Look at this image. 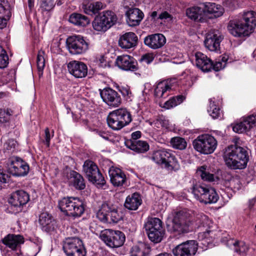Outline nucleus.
Masks as SVG:
<instances>
[{
  "label": "nucleus",
  "mask_w": 256,
  "mask_h": 256,
  "mask_svg": "<svg viewBox=\"0 0 256 256\" xmlns=\"http://www.w3.org/2000/svg\"><path fill=\"white\" fill-rule=\"evenodd\" d=\"M256 26V12L254 10L244 12L238 19L231 20L228 25L229 32L236 37L249 36Z\"/></svg>",
  "instance_id": "nucleus-1"
},
{
  "label": "nucleus",
  "mask_w": 256,
  "mask_h": 256,
  "mask_svg": "<svg viewBox=\"0 0 256 256\" xmlns=\"http://www.w3.org/2000/svg\"><path fill=\"white\" fill-rule=\"evenodd\" d=\"M193 224L192 214L188 210H182L174 213L172 221L167 224V228L175 235H180L191 231Z\"/></svg>",
  "instance_id": "nucleus-2"
},
{
  "label": "nucleus",
  "mask_w": 256,
  "mask_h": 256,
  "mask_svg": "<svg viewBox=\"0 0 256 256\" xmlns=\"http://www.w3.org/2000/svg\"><path fill=\"white\" fill-rule=\"evenodd\" d=\"M226 165L233 170H242L247 165L248 156L246 150L237 144L230 145L226 148L224 154Z\"/></svg>",
  "instance_id": "nucleus-3"
},
{
  "label": "nucleus",
  "mask_w": 256,
  "mask_h": 256,
  "mask_svg": "<svg viewBox=\"0 0 256 256\" xmlns=\"http://www.w3.org/2000/svg\"><path fill=\"white\" fill-rule=\"evenodd\" d=\"M60 210L67 216L80 217L84 212L83 202L78 198H64L58 202Z\"/></svg>",
  "instance_id": "nucleus-4"
},
{
  "label": "nucleus",
  "mask_w": 256,
  "mask_h": 256,
  "mask_svg": "<svg viewBox=\"0 0 256 256\" xmlns=\"http://www.w3.org/2000/svg\"><path fill=\"white\" fill-rule=\"evenodd\" d=\"M132 120L130 112L124 108H118L110 112L107 118L108 126L115 130H120L128 125Z\"/></svg>",
  "instance_id": "nucleus-5"
},
{
  "label": "nucleus",
  "mask_w": 256,
  "mask_h": 256,
  "mask_svg": "<svg viewBox=\"0 0 256 256\" xmlns=\"http://www.w3.org/2000/svg\"><path fill=\"white\" fill-rule=\"evenodd\" d=\"M146 234L150 240L154 243L160 242L164 236V230L162 222L157 218H148L144 225Z\"/></svg>",
  "instance_id": "nucleus-6"
},
{
  "label": "nucleus",
  "mask_w": 256,
  "mask_h": 256,
  "mask_svg": "<svg viewBox=\"0 0 256 256\" xmlns=\"http://www.w3.org/2000/svg\"><path fill=\"white\" fill-rule=\"evenodd\" d=\"M194 148L198 152L208 154H212L216 149L218 142L212 135L204 134L198 136L192 142Z\"/></svg>",
  "instance_id": "nucleus-7"
},
{
  "label": "nucleus",
  "mask_w": 256,
  "mask_h": 256,
  "mask_svg": "<svg viewBox=\"0 0 256 256\" xmlns=\"http://www.w3.org/2000/svg\"><path fill=\"white\" fill-rule=\"evenodd\" d=\"M154 162L169 170H177L178 162L173 152L168 150H160L154 152L152 156Z\"/></svg>",
  "instance_id": "nucleus-8"
},
{
  "label": "nucleus",
  "mask_w": 256,
  "mask_h": 256,
  "mask_svg": "<svg viewBox=\"0 0 256 256\" xmlns=\"http://www.w3.org/2000/svg\"><path fill=\"white\" fill-rule=\"evenodd\" d=\"M117 20V16L114 12L111 10H106L95 18L92 24L96 30L106 32L115 24Z\"/></svg>",
  "instance_id": "nucleus-9"
},
{
  "label": "nucleus",
  "mask_w": 256,
  "mask_h": 256,
  "mask_svg": "<svg viewBox=\"0 0 256 256\" xmlns=\"http://www.w3.org/2000/svg\"><path fill=\"white\" fill-rule=\"evenodd\" d=\"M66 46L71 54H82L88 50L90 42L88 40L81 36L74 35L66 39Z\"/></svg>",
  "instance_id": "nucleus-10"
},
{
  "label": "nucleus",
  "mask_w": 256,
  "mask_h": 256,
  "mask_svg": "<svg viewBox=\"0 0 256 256\" xmlns=\"http://www.w3.org/2000/svg\"><path fill=\"white\" fill-rule=\"evenodd\" d=\"M192 193L198 200L204 204L216 203L218 200L215 190L205 185L194 186Z\"/></svg>",
  "instance_id": "nucleus-11"
},
{
  "label": "nucleus",
  "mask_w": 256,
  "mask_h": 256,
  "mask_svg": "<svg viewBox=\"0 0 256 256\" xmlns=\"http://www.w3.org/2000/svg\"><path fill=\"white\" fill-rule=\"evenodd\" d=\"M99 237L108 246L112 248L121 246L126 239L125 235L122 232L110 229L102 230Z\"/></svg>",
  "instance_id": "nucleus-12"
},
{
  "label": "nucleus",
  "mask_w": 256,
  "mask_h": 256,
  "mask_svg": "<svg viewBox=\"0 0 256 256\" xmlns=\"http://www.w3.org/2000/svg\"><path fill=\"white\" fill-rule=\"evenodd\" d=\"M63 250L67 256H86L82 242L76 237H68L64 242Z\"/></svg>",
  "instance_id": "nucleus-13"
},
{
  "label": "nucleus",
  "mask_w": 256,
  "mask_h": 256,
  "mask_svg": "<svg viewBox=\"0 0 256 256\" xmlns=\"http://www.w3.org/2000/svg\"><path fill=\"white\" fill-rule=\"evenodd\" d=\"M82 171L88 180L98 186H102L105 184V180L100 172L96 164L92 160H86L82 166Z\"/></svg>",
  "instance_id": "nucleus-14"
},
{
  "label": "nucleus",
  "mask_w": 256,
  "mask_h": 256,
  "mask_svg": "<svg viewBox=\"0 0 256 256\" xmlns=\"http://www.w3.org/2000/svg\"><path fill=\"white\" fill-rule=\"evenodd\" d=\"M29 170L28 164L20 158L13 156L9 160L8 171L13 176H24L28 174Z\"/></svg>",
  "instance_id": "nucleus-15"
},
{
  "label": "nucleus",
  "mask_w": 256,
  "mask_h": 256,
  "mask_svg": "<svg viewBox=\"0 0 256 256\" xmlns=\"http://www.w3.org/2000/svg\"><path fill=\"white\" fill-rule=\"evenodd\" d=\"M102 100L108 106L118 107L122 103V99L118 94L110 88H105L100 91Z\"/></svg>",
  "instance_id": "nucleus-16"
},
{
  "label": "nucleus",
  "mask_w": 256,
  "mask_h": 256,
  "mask_svg": "<svg viewBox=\"0 0 256 256\" xmlns=\"http://www.w3.org/2000/svg\"><path fill=\"white\" fill-rule=\"evenodd\" d=\"M198 250V244L195 240H188L178 246L173 250L175 256H193Z\"/></svg>",
  "instance_id": "nucleus-17"
},
{
  "label": "nucleus",
  "mask_w": 256,
  "mask_h": 256,
  "mask_svg": "<svg viewBox=\"0 0 256 256\" xmlns=\"http://www.w3.org/2000/svg\"><path fill=\"white\" fill-rule=\"evenodd\" d=\"M223 38L218 30H212L207 34L204 40L206 47L212 52H218Z\"/></svg>",
  "instance_id": "nucleus-18"
},
{
  "label": "nucleus",
  "mask_w": 256,
  "mask_h": 256,
  "mask_svg": "<svg viewBox=\"0 0 256 256\" xmlns=\"http://www.w3.org/2000/svg\"><path fill=\"white\" fill-rule=\"evenodd\" d=\"M30 200L29 194L23 190H18L13 192L9 200V203L16 208L18 211L22 210V206Z\"/></svg>",
  "instance_id": "nucleus-19"
},
{
  "label": "nucleus",
  "mask_w": 256,
  "mask_h": 256,
  "mask_svg": "<svg viewBox=\"0 0 256 256\" xmlns=\"http://www.w3.org/2000/svg\"><path fill=\"white\" fill-rule=\"evenodd\" d=\"M68 70L76 78H84L88 74V68L86 64L80 61L73 60L68 64Z\"/></svg>",
  "instance_id": "nucleus-20"
},
{
  "label": "nucleus",
  "mask_w": 256,
  "mask_h": 256,
  "mask_svg": "<svg viewBox=\"0 0 256 256\" xmlns=\"http://www.w3.org/2000/svg\"><path fill=\"white\" fill-rule=\"evenodd\" d=\"M116 66L124 70L136 71L138 70V64L135 59L128 55L118 56L116 60Z\"/></svg>",
  "instance_id": "nucleus-21"
},
{
  "label": "nucleus",
  "mask_w": 256,
  "mask_h": 256,
  "mask_svg": "<svg viewBox=\"0 0 256 256\" xmlns=\"http://www.w3.org/2000/svg\"><path fill=\"white\" fill-rule=\"evenodd\" d=\"M256 115L250 114L244 118L242 120L238 122L232 126L233 130L236 133L242 134L250 130L255 124Z\"/></svg>",
  "instance_id": "nucleus-22"
},
{
  "label": "nucleus",
  "mask_w": 256,
  "mask_h": 256,
  "mask_svg": "<svg viewBox=\"0 0 256 256\" xmlns=\"http://www.w3.org/2000/svg\"><path fill=\"white\" fill-rule=\"evenodd\" d=\"M196 218V222L198 227L206 228L205 232L198 233V238L200 240L208 239L212 231L208 230L207 228L211 226V220L208 218V216L202 214H198Z\"/></svg>",
  "instance_id": "nucleus-23"
},
{
  "label": "nucleus",
  "mask_w": 256,
  "mask_h": 256,
  "mask_svg": "<svg viewBox=\"0 0 256 256\" xmlns=\"http://www.w3.org/2000/svg\"><path fill=\"white\" fill-rule=\"evenodd\" d=\"M108 174L110 180L114 186H122L126 182V176L120 168L112 167L109 170Z\"/></svg>",
  "instance_id": "nucleus-24"
},
{
  "label": "nucleus",
  "mask_w": 256,
  "mask_h": 256,
  "mask_svg": "<svg viewBox=\"0 0 256 256\" xmlns=\"http://www.w3.org/2000/svg\"><path fill=\"white\" fill-rule=\"evenodd\" d=\"M166 42L165 37L160 34L149 35L144 39V44L152 49H158L162 47Z\"/></svg>",
  "instance_id": "nucleus-25"
},
{
  "label": "nucleus",
  "mask_w": 256,
  "mask_h": 256,
  "mask_svg": "<svg viewBox=\"0 0 256 256\" xmlns=\"http://www.w3.org/2000/svg\"><path fill=\"white\" fill-rule=\"evenodd\" d=\"M127 16L126 22L130 26L139 25L142 20L144 14L140 9L138 8H130L126 12Z\"/></svg>",
  "instance_id": "nucleus-26"
},
{
  "label": "nucleus",
  "mask_w": 256,
  "mask_h": 256,
  "mask_svg": "<svg viewBox=\"0 0 256 256\" xmlns=\"http://www.w3.org/2000/svg\"><path fill=\"white\" fill-rule=\"evenodd\" d=\"M138 37L132 32H126L120 36L118 45L122 48L128 49L136 46Z\"/></svg>",
  "instance_id": "nucleus-27"
},
{
  "label": "nucleus",
  "mask_w": 256,
  "mask_h": 256,
  "mask_svg": "<svg viewBox=\"0 0 256 256\" xmlns=\"http://www.w3.org/2000/svg\"><path fill=\"white\" fill-rule=\"evenodd\" d=\"M39 222L42 230L46 232L54 231L56 226L52 217L47 212H42L40 214Z\"/></svg>",
  "instance_id": "nucleus-28"
},
{
  "label": "nucleus",
  "mask_w": 256,
  "mask_h": 256,
  "mask_svg": "<svg viewBox=\"0 0 256 256\" xmlns=\"http://www.w3.org/2000/svg\"><path fill=\"white\" fill-rule=\"evenodd\" d=\"M196 66L203 72L211 70L212 66V60L207 56L200 52L195 54Z\"/></svg>",
  "instance_id": "nucleus-29"
},
{
  "label": "nucleus",
  "mask_w": 256,
  "mask_h": 256,
  "mask_svg": "<svg viewBox=\"0 0 256 256\" xmlns=\"http://www.w3.org/2000/svg\"><path fill=\"white\" fill-rule=\"evenodd\" d=\"M186 16L195 21L202 22L206 20V12L202 8L193 6L186 10Z\"/></svg>",
  "instance_id": "nucleus-30"
},
{
  "label": "nucleus",
  "mask_w": 256,
  "mask_h": 256,
  "mask_svg": "<svg viewBox=\"0 0 256 256\" xmlns=\"http://www.w3.org/2000/svg\"><path fill=\"white\" fill-rule=\"evenodd\" d=\"M170 90L171 86L169 84L168 81L160 82L156 85L154 88V96L158 98H166L169 95Z\"/></svg>",
  "instance_id": "nucleus-31"
},
{
  "label": "nucleus",
  "mask_w": 256,
  "mask_h": 256,
  "mask_svg": "<svg viewBox=\"0 0 256 256\" xmlns=\"http://www.w3.org/2000/svg\"><path fill=\"white\" fill-rule=\"evenodd\" d=\"M3 243L12 250H15L24 242L22 236L19 234H9L2 240Z\"/></svg>",
  "instance_id": "nucleus-32"
},
{
  "label": "nucleus",
  "mask_w": 256,
  "mask_h": 256,
  "mask_svg": "<svg viewBox=\"0 0 256 256\" xmlns=\"http://www.w3.org/2000/svg\"><path fill=\"white\" fill-rule=\"evenodd\" d=\"M126 144L128 148L138 153H143L149 150V145L146 141L130 140Z\"/></svg>",
  "instance_id": "nucleus-33"
},
{
  "label": "nucleus",
  "mask_w": 256,
  "mask_h": 256,
  "mask_svg": "<svg viewBox=\"0 0 256 256\" xmlns=\"http://www.w3.org/2000/svg\"><path fill=\"white\" fill-rule=\"evenodd\" d=\"M204 10L206 12V18L208 14H212L214 18H218L223 14L222 7L214 2H206L203 4Z\"/></svg>",
  "instance_id": "nucleus-34"
},
{
  "label": "nucleus",
  "mask_w": 256,
  "mask_h": 256,
  "mask_svg": "<svg viewBox=\"0 0 256 256\" xmlns=\"http://www.w3.org/2000/svg\"><path fill=\"white\" fill-rule=\"evenodd\" d=\"M142 202V200L140 195L138 193H134L126 198L124 206L128 210H135L138 208Z\"/></svg>",
  "instance_id": "nucleus-35"
},
{
  "label": "nucleus",
  "mask_w": 256,
  "mask_h": 256,
  "mask_svg": "<svg viewBox=\"0 0 256 256\" xmlns=\"http://www.w3.org/2000/svg\"><path fill=\"white\" fill-rule=\"evenodd\" d=\"M69 21L76 26L82 27L86 26L90 23V20L87 16L76 12L70 15Z\"/></svg>",
  "instance_id": "nucleus-36"
},
{
  "label": "nucleus",
  "mask_w": 256,
  "mask_h": 256,
  "mask_svg": "<svg viewBox=\"0 0 256 256\" xmlns=\"http://www.w3.org/2000/svg\"><path fill=\"white\" fill-rule=\"evenodd\" d=\"M228 246L234 250V252L240 254H245L248 250V247L245 242L234 239H230L227 241Z\"/></svg>",
  "instance_id": "nucleus-37"
},
{
  "label": "nucleus",
  "mask_w": 256,
  "mask_h": 256,
  "mask_svg": "<svg viewBox=\"0 0 256 256\" xmlns=\"http://www.w3.org/2000/svg\"><path fill=\"white\" fill-rule=\"evenodd\" d=\"M70 182L74 187L78 190H84L86 187L85 182L82 176L78 172L72 170L70 173Z\"/></svg>",
  "instance_id": "nucleus-38"
},
{
  "label": "nucleus",
  "mask_w": 256,
  "mask_h": 256,
  "mask_svg": "<svg viewBox=\"0 0 256 256\" xmlns=\"http://www.w3.org/2000/svg\"><path fill=\"white\" fill-rule=\"evenodd\" d=\"M110 203L104 202L100 206L96 212L97 218L104 223H108L110 210Z\"/></svg>",
  "instance_id": "nucleus-39"
},
{
  "label": "nucleus",
  "mask_w": 256,
  "mask_h": 256,
  "mask_svg": "<svg viewBox=\"0 0 256 256\" xmlns=\"http://www.w3.org/2000/svg\"><path fill=\"white\" fill-rule=\"evenodd\" d=\"M150 252V248L146 244H142L132 248L130 256H146Z\"/></svg>",
  "instance_id": "nucleus-40"
},
{
  "label": "nucleus",
  "mask_w": 256,
  "mask_h": 256,
  "mask_svg": "<svg viewBox=\"0 0 256 256\" xmlns=\"http://www.w3.org/2000/svg\"><path fill=\"white\" fill-rule=\"evenodd\" d=\"M110 216L108 223H117L122 218L121 214L118 213L116 206L110 204Z\"/></svg>",
  "instance_id": "nucleus-41"
},
{
  "label": "nucleus",
  "mask_w": 256,
  "mask_h": 256,
  "mask_svg": "<svg viewBox=\"0 0 256 256\" xmlns=\"http://www.w3.org/2000/svg\"><path fill=\"white\" fill-rule=\"evenodd\" d=\"M209 106L208 108V112L209 114L214 119L218 118L220 115V109L216 104L212 98L209 100Z\"/></svg>",
  "instance_id": "nucleus-42"
},
{
  "label": "nucleus",
  "mask_w": 256,
  "mask_h": 256,
  "mask_svg": "<svg viewBox=\"0 0 256 256\" xmlns=\"http://www.w3.org/2000/svg\"><path fill=\"white\" fill-rule=\"evenodd\" d=\"M184 99L185 97L182 95L174 96L164 102V107L167 109L172 108L180 104Z\"/></svg>",
  "instance_id": "nucleus-43"
},
{
  "label": "nucleus",
  "mask_w": 256,
  "mask_h": 256,
  "mask_svg": "<svg viewBox=\"0 0 256 256\" xmlns=\"http://www.w3.org/2000/svg\"><path fill=\"white\" fill-rule=\"evenodd\" d=\"M170 144L174 148L180 150L185 149L187 145L185 140L178 136L172 138L170 140Z\"/></svg>",
  "instance_id": "nucleus-44"
},
{
  "label": "nucleus",
  "mask_w": 256,
  "mask_h": 256,
  "mask_svg": "<svg viewBox=\"0 0 256 256\" xmlns=\"http://www.w3.org/2000/svg\"><path fill=\"white\" fill-rule=\"evenodd\" d=\"M197 173L200 175L204 180L210 182L215 180V177L214 175L212 174H210L208 171H207L206 168L204 166H202L200 168Z\"/></svg>",
  "instance_id": "nucleus-45"
},
{
  "label": "nucleus",
  "mask_w": 256,
  "mask_h": 256,
  "mask_svg": "<svg viewBox=\"0 0 256 256\" xmlns=\"http://www.w3.org/2000/svg\"><path fill=\"white\" fill-rule=\"evenodd\" d=\"M0 16H6L7 18L11 16L10 6L8 2L5 0H0Z\"/></svg>",
  "instance_id": "nucleus-46"
},
{
  "label": "nucleus",
  "mask_w": 256,
  "mask_h": 256,
  "mask_svg": "<svg viewBox=\"0 0 256 256\" xmlns=\"http://www.w3.org/2000/svg\"><path fill=\"white\" fill-rule=\"evenodd\" d=\"M12 114L13 111L11 109H0V122L2 123L8 122Z\"/></svg>",
  "instance_id": "nucleus-47"
},
{
  "label": "nucleus",
  "mask_w": 256,
  "mask_h": 256,
  "mask_svg": "<svg viewBox=\"0 0 256 256\" xmlns=\"http://www.w3.org/2000/svg\"><path fill=\"white\" fill-rule=\"evenodd\" d=\"M8 64V57L6 51L0 46V68H6Z\"/></svg>",
  "instance_id": "nucleus-48"
},
{
  "label": "nucleus",
  "mask_w": 256,
  "mask_h": 256,
  "mask_svg": "<svg viewBox=\"0 0 256 256\" xmlns=\"http://www.w3.org/2000/svg\"><path fill=\"white\" fill-rule=\"evenodd\" d=\"M44 52H39L36 58V64L39 74H42L43 69L45 66V60L44 57Z\"/></svg>",
  "instance_id": "nucleus-49"
},
{
  "label": "nucleus",
  "mask_w": 256,
  "mask_h": 256,
  "mask_svg": "<svg viewBox=\"0 0 256 256\" xmlns=\"http://www.w3.org/2000/svg\"><path fill=\"white\" fill-rule=\"evenodd\" d=\"M54 6V0H42L40 8L45 11H49Z\"/></svg>",
  "instance_id": "nucleus-50"
},
{
  "label": "nucleus",
  "mask_w": 256,
  "mask_h": 256,
  "mask_svg": "<svg viewBox=\"0 0 256 256\" xmlns=\"http://www.w3.org/2000/svg\"><path fill=\"white\" fill-rule=\"evenodd\" d=\"M226 59L224 58H222L221 60L216 62L214 64L212 63V68L215 71H219L220 70L224 68L226 66Z\"/></svg>",
  "instance_id": "nucleus-51"
},
{
  "label": "nucleus",
  "mask_w": 256,
  "mask_h": 256,
  "mask_svg": "<svg viewBox=\"0 0 256 256\" xmlns=\"http://www.w3.org/2000/svg\"><path fill=\"white\" fill-rule=\"evenodd\" d=\"M16 142L13 139H9L4 145V150L10 152H13L16 148Z\"/></svg>",
  "instance_id": "nucleus-52"
},
{
  "label": "nucleus",
  "mask_w": 256,
  "mask_h": 256,
  "mask_svg": "<svg viewBox=\"0 0 256 256\" xmlns=\"http://www.w3.org/2000/svg\"><path fill=\"white\" fill-rule=\"evenodd\" d=\"M82 8L84 13L87 14L92 16L96 14L93 3H90L88 4H83Z\"/></svg>",
  "instance_id": "nucleus-53"
},
{
  "label": "nucleus",
  "mask_w": 256,
  "mask_h": 256,
  "mask_svg": "<svg viewBox=\"0 0 256 256\" xmlns=\"http://www.w3.org/2000/svg\"><path fill=\"white\" fill-rule=\"evenodd\" d=\"M154 56L152 53L146 54L142 56L140 59V61L142 62H144L147 64L151 63L154 60Z\"/></svg>",
  "instance_id": "nucleus-54"
},
{
  "label": "nucleus",
  "mask_w": 256,
  "mask_h": 256,
  "mask_svg": "<svg viewBox=\"0 0 256 256\" xmlns=\"http://www.w3.org/2000/svg\"><path fill=\"white\" fill-rule=\"evenodd\" d=\"M32 246L34 249V256H36L41 250L42 242L40 240H37L36 242H34V243L32 244Z\"/></svg>",
  "instance_id": "nucleus-55"
},
{
  "label": "nucleus",
  "mask_w": 256,
  "mask_h": 256,
  "mask_svg": "<svg viewBox=\"0 0 256 256\" xmlns=\"http://www.w3.org/2000/svg\"><path fill=\"white\" fill-rule=\"evenodd\" d=\"M118 90L124 97H130V96L132 94L130 88L128 86L119 87Z\"/></svg>",
  "instance_id": "nucleus-56"
},
{
  "label": "nucleus",
  "mask_w": 256,
  "mask_h": 256,
  "mask_svg": "<svg viewBox=\"0 0 256 256\" xmlns=\"http://www.w3.org/2000/svg\"><path fill=\"white\" fill-rule=\"evenodd\" d=\"M93 4L96 14L98 13L100 10L104 9L105 6L104 5L100 2H93Z\"/></svg>",
  "instance_id": "nucleus-57"
},
{
  "label": "nucleus",
  "mask_w": 256,
  "mask_h": 256,
  "mask_svg": "<svg viewBox=\"0 0 256 256\" xmlns=\"http://www.w3.org/2000/svg\"><path fill=\"white\" fill-rule=\"evenodd\" d=\"M45 142L46 146L48 147L50 144V140L51 139V136L50 134L49 129L47 128L45 129Z\"/></svg>",
  "instance_id": "nucleus-58"
},
{
  "label": "nucleus",
  "mask_w": 256,
  "mask_h": 256,
  "mask_svg": "<svg viewBox=\"0 0 256 256\" xmlns=\"http://www.w3.org/2000/svg\"><path fill=\"white\" fill-rule=\"evenodd\" d=\"M256 203L255 198H252L249 200L248 202V208L252 212H254V206Z\"/></svg>",
  "instance_id": "nucleus-59"
},
{
  "label": "nucleus",
  "mask_w": 256,
  "mask_h": 256,
  "mask_svg": "<svg viewBox=\"0 0 256 256\" xmlns=\"http://www.w3.org/2000/svg\"><path fill=\"white\" fill-rule=\"evenodd\" d=\"M9 18H7L6 16H0V28H2L6 26L7 21Z\"/></svg>",
  "instance_id": "nucleus-60"
},
{
  "label": "nucleus",
  "mask_w": 256,
  "mask_h": 256,
  "mask_svg": "<svg viewBox=\"0 0 256 256\" xmlns=\"http://www.w3.org/2000/svg\"><path fill=\"white\" fill-rule=\"evenodd\" d=\"M158 18L160 20H167L170 18V20L172 19V16L167 12H162L158 16Z\"/></svg>",
  "instance_id": "nucleus-61"
},
{
  "label": "nucleus",
  "mask_w": 256,
  "mask_h": 256,
  "mask_svg": "<svg viewBox=\"0 0 256 256\" xmlns=\"http://www.w3.org/2000/svg\"><path fill=\"white\" fill-rule=\"evenodd\" d=\"M8 179L9 176L7 174L0 172V182L2 183H6Z\"/></svg>",
  "instance_id": "nucleus-62"
},
{
  "label": "nucleus",
  "mask_w": 256,
  "mask_h": 256,
  "mask_svg": "<svg viewBox=\"0 0 256 256\" xmlns=\"http://www.w3.org/2000/svg\"><path fill=\"white\" fill-rule=\"evenodd\" d=\"M132 140H137V139L140 138L141 136V132L140 131H136L132 134Z\"/></svg>",
  "instance_id": "nucleus-63"
},
{
  "label": "nucleus",
  "mask_w": 256,
  "mask_h": 256,
  "mask_svg": "<svg viewBox=\"0 0 256 256\" xmlns=\"http://www.w3.org/2000/svg\"><path fill=\"white\" fill-rule=\"evenodd\" d=\"M98 135L102 138L104 140L108 139V134L104 132H99L98 133Z\"/></svg>",
  "instance_id": "nucleus-64"
}]
</instances>
